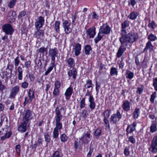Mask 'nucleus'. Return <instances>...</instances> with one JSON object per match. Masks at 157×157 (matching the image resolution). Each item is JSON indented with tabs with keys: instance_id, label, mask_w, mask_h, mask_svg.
Here are the masks:
<instances>
[{
	"instance_id": "nucleus-34",
	"label": "nucleus",
	"mask_w": 157,
	"mask_h": 157,
	"mask_svg": "<svg viewBox=\"0 0 157 157\" xmlns=\"http://www.w3.org/2000/svg\"><path fill=\"white\" fill-rule=\"evenodd\" d=\"M84 50L85 54L86 55H89L90 54V52L92 51V48L90 45H86L84 47Z\"/></svg>"
},
{
	"instance_id": "nucleus-11",
	"label": "nucleus",
	"mask_w": 157,
	"mask_h": 157,
	"mask_svg": "<svg viewBox=\"0 0 157 157\" xmlns=\"http://www.w3.org/2000/svg\"><path fill=\"white\" fill-rule=\"evenodd\" d=\"M16 16V12L14 11L11 10L9 12L7 15V19L10 23H12L15 20Z\"/></svg>"
},
{
	"instance_id": "nucleus-47",
	"label": "nucleus",
	"mask_w": 157,
	"mask_h": 157,
	"mask_svg": "<svg viewBox=\"0 0 157 157\" xmlns=\"http://www.w3.org/2000/svg\"><path fill=\"white\" fill-rule=\"evenodd\" d=\"M85 98H83L80 102V107L81 109L83 108L86 105L85 102Z\"/></svg>"
},
{
	"instance_id": "nucleus-32",
	"label": "nucleus",
	"mask_w": 157,
	"mask_h": 157,
	"mask_svg": "<svg viewBox=\"0 0 157 157\" xmlns=\"http://www.w3.org/2000/svg\"><path fill=\"white\" fill-rule=\"evenodd\" d=\"M67 62L69 66L70 67H73L75 65L74 60L72 58H69L67 59Z\"/></svg>"
},
{
	"instance_id": "nucleus-33",
	"label": "nucleus",
	"mask_w": 157,
	"mask_h": 157,
	"mask_svg": "<svg viewBox=\"0 0 157 157\" xmlns=\"http://www.w3.org/2000/svg\"><path fill=\"white\" fill-rule=\"evenodd\" d=\"M140 114V110L139 108H136L132 113L133 117L135 119L137 118Z\"/></svg>"
},
{
	"instance_id": "nucleus-45",
	"label": "nucleus",
	"mask_w": 157,
	"mask_h": 157,
	"mask_svg": "<svg viewBox=\"0 0 157 157\" xmlns=\"http://www.w3.org/2000/svg\"><path fill=\"white\" fill-rule=\"evenodd\" d=\"M111 111L109 109H107L105 111L103 114L104 118H108L110 116Z\"/></svg>"
},
{
	"instance_id": "nucleus-63",
	"label": "nucleus",
	"mask_w": 157,
	"mask_h": 157,
	"mask_svg": "<svg viewBox=\"0 0 157 157\" xmlns=\"http://www.w3.org/2000/svg\"><path fill=\"white\" fill-rule=\"evenodd\" d=\"M43 140L41 138L38 139L37 141V143L36 145H38V146H40L42 144V142Z\"/></svg>"
},
{
	"instance_id": "nucleus-27",
	"label": "nucleus",
	"mask_w": 157,
	"mask_h": 157,
	"mask_svg": "<svg viewBox=\"0 0 157 157\" xmlns=\"http://www.w3.org/2000/svg\"><path fill=\"white\" fill-rule=\"evenodd\" d=\"M157 123L155 121H153L150 127V131L152 133H153L157 130Z\"/></svg>"
},
{
	"instance_id": "nucleus-10",
	"label": "nucleus",
	"mask_w": 157,
	"mask_h": 157,
	"mask_svg": "<svg viewBox=\"0 0 157 157\" xmlns=\"http://www.w3.org/2000/svg\"><path fill=\"white\" fill-rule=\"evenodd\" d=\"M149 150L153 153L157 152V139L154 137L151 142V145Z\"/></svg>"
},
{
	"instance_id": "nucleus-20",
	"label": "nucleus",
	"mask_w": 157,
	"mask_h": 157,
	"mask_svg": "<svg viewBox=\"0 0 157 157\" xmlns=\"http://www.w3.org/2000/svg\"><path fill=\"white\" fill-rule=\"evenodd\" d=\"M62 119H55V121L56 127L54 128L59 130H60L63 128L62 124L60 122Z\"/></svg>"
},
{
	"instance_id": "nucleus-41",
	"label": "nucleus",
	"mask_w": 157,
	"mask_h": 157,
	"mask_svg": "<svg viewBox=\"0 0 157 157\" xmlns=\"http://www.w3.org/2000/svg\"><path fill=\"white\" fill-rule=\"evenodd\" d=\"M47 51V48L44 47H42L40 48L38 50L39 53L42 54V56H44V53Z\"/></svg>"
},
{
	"instance_id": "nucleus-52",
	"label": "nucleus",
	"mask_w": 157,
	"mask_h": 157,
	"mask_svg": "<svg viewBox=\"0 0 157 157\" xmlns=\"http://www.w3.org/2000/svg\"><path fill=\"white\" fill-rule=\"evenodd\" d=\"M156 38V36L152 34H151L148 37V39L151 41H154Z\"/></svg>"
},
{
	"instance_id": "nucleus-54",
	"label": "nucleus",
	"mask_w": 157,
	"mask_h": 157,
	"mask_svg": "<svg viewBox=\"0 0 157 157\" xmlns=\"http://www.w3.org/2000/svg\"><path fill=\"white\" fill-rule=\"evenodd\" d=\"M101 129L100 128H97L95 132V135L97 136H99L101 135Z\"/></svg>"
},
{
	"instance_id": "nucleus-46",
	"label": "nucleus",
	"mask_w": 157,
	"mask_h": 157,
	"mask_svg": "<svg viewBox=\"0 0 157 157\" xmlns=\"http://www.w3.org/2000/svg\"><path fill=\"white\" fill-rule=\"evenodd\" d=\"M45 141L47 142H49L50 141V139L49 134L48 132L44 134Z\"/></svg>"
},
{
	"instance_id": "nucleus-16",
	"label": "nucleus",
	"mask_w": 157,
	"mask_h": 157,
	"mask_svg": "<svg viewBox=\"0 0 157 157\" xmlns=\"http://www.w3.org/2000/svg\"><path fill=\"white\" fill-rule=\"evenodd\" d=\"M126 48L124 47L123 44H121V46L119 48L116 54L117 57L118 58L120 57L125 51Z\"/></svg>"
},
{
	"instance_id": "nucleus-62",
	"label": "nucleus",
	"mask_w": 157,
	"mask_h": 157,
	"mask_svg": "<svg viewBox=\"0 0 157 157\" xmlns=\"http://www.w3.org/2000/svg\"><path fill=\"white\" fill-rule=\"evenodd\" d=\"M153 86L155 88H157V78H155L153 79Z\"/></svg>"
},
{
	"instance_id": "nucleus-60",
	"label": "nucleus",
	"mask_w": 157,
	"mask_h": 157,
	"mask_svg": "<svg viewBox=\"0 0 157 157\" xmlns=\"http://www.w3.org/2000/svg\"><path fill=\"white\" fill-rule=\"evenodd\" d=\"M29 83L28 82H24L22 83L21 86L22 88H25L28 87Z\"/></svg>"
},
{
	"instance_id": "nucleus-49",
	"label": "nucleus",
	"mask_w": 157,
	"mask_h": 157,
	"mask_svg": "<svg viewBox=\"0 0 157 157\" xmlns=\"http://www.w3.org/2000/svg\"><path fill=\"white\" fill-rule=\"evenodd\" d=\"M14 66L15 67H17L18 65L20 62L19 59V57L17 56L14 59Z\"/></svg>"
},
{
	"instance_id": "nucleus-9",
	"label": "nucleus",
	"mask_w": 157,
	"mask_h": 157,
	"mask_svg": "<svg viewBox=\"0 0 157 157\" xmlns=\"http://www.w3.org/2000/svg\"><path fill=\"white\" fill-rule=\"evenodd\" d=\"M63 26L64 31L67 34H69L72 31V29L70 27L71 24L67 20H65L63 23Z\"/></svg>"
},
{
	"instance_id": "nucleus-44",
	"label": "nucleus",
	"mask_w": 157,
	"mask_h": 157,
	"mask_svg": "<svg viewBox=\"0 0 157 157\" xmlns=\"http://www.w3.org/2000/svg\"><path fill=\"white\" fill-rule=\"evenodd\" d=\"M156 97V92H154L151 96L150 101L152 103H154L155 99Z\"/></svg>"
},
{
	"instance_id": "nucleus-51",
	"label": "nucleus",
	"mask_w": 157,
	"mask_h": 157,
	"mask_svg": "<svg viewBox=\"0 0 157 157\" xmlns=\"http://www.w3.org/2000/svg\"><path fill=\"white\" fill-rule=\"evenodd\" d=\"M86 82V86L87 88L93 87V85L92 83V81L91 80H88Z\"/></svg>"
},
{
	"instance_id": "nucleus-59",
	"label": "nucleus",
	"mask_w": 157,
	"mask_h": 157,
	"mask_svg": "<svg viewBox=\"0 0 157 157\" xmlns=\"http://www.w3.org/2000/svg\"><path fill=\"white\" fill-rule=\"evenodd\" d=\"M29 77L30 78L31 81L33 82L34 81L35 79V77L33 74H29Z\"/></svg>"
},
{
	"instance_id": "nucleus-36",
	"label": "nucleus",
	"mask_w": 157,
	"mask_h": 157,
	"mask_svg": "<svg viewBox=\"0 0 157 157\" xmlns=\"http://www.w3.org/2000/svg\"><path fill=\"white\" fill-rule=\"evenodd\" d=\"M136 129V128H133L132 125H128L126 129L127 132L126 135H128V134L133 132Z\"/></svg>"
},
{
	"instance_id": "nucleus-61",
	"label": "nucleus",
	"mask_w": 157,
	"mask_h": 157,
	"mask_svg": "<svg viewBox=\"0 0 157 157\" xmlns=\"http://www.w3.org/2000/svg\"><path fill=\"white\" fill-rule=\"evenodd\" d=\"M124 63L123 62V58H121V60L119 63V67L120 68H123L124 67Z\"/></svg>"
},
{
	"instance_id": "nucleus-21",
	"label": "nucleus",
	"mask_w": 157,
	"mask_h": 157,
	"mask_svg": "<svg viewBox=\"0 0 157 157\" xmlns=\"http://www.w3.org/2000/svg\"><path fill=\"white\" fill-rule=\"evenodd\" d=\"M77 75V72L75 68H73L72 70H70L68 72V75L71 77L72 76L73 78L75 79Z\"/></svg>"
},
{
	"instance_id": "nucleus-28",
	"label": "nucleus",
	"mask_w": 157,
	"mask_h": 157,
	"mask_svg": "<svg viewBox=\"0 0 157 157\" xmlns=\"http://www.w3.org/2000/svg\"><path fill=\"white\" fill-rule=\"evenodd\" d=\"M125 75L126 77L127 78L129 79H131L134 77V74L133 72H132L129 70H126Z\"/></svg>"
},
{
	"instance_id": "nucleus-25",
	"label": "nucleus",
	"mask_w": 157,
	"mask_h": 157,
	"mask_svg": "<svg viewBox=\"0 0 157 157\" xmlns=\"http://www.w3.org/2000/svg\"><path fill=\"white\" fill-rule=\"evenodd\" d=\"M17 76L19 80H21L23 78V70L20 66L18 67L17 69Z\"/></svg>"
},
{
	"instance_id": "nucleus-48",
	"label": "nucleus",
	"mask_w": 157,
	"mask_h": 157,
	"mask_svg": "<svg viewBox=\"0 0 157 157\" xmlns=\"http://www.w3.org/2000/svg\"><path fill=\"white\" fill-rule=\"evenodd\" d=\"M31 61L30 60L27 61L25 62L24 65L26 69H29L31 67Z\"/></svg>"
},
{
	"instance_id": "nucleus-13",
	"label": "nucleus",
	"mask_w": 157,
	"mask_h": 157,
	"mask_svg": "<svg viewBox=\"0 0 157 157\" xmlns=\"http://www.w3.org/2000/svg\"><path fill=\"white\" fill-rule=\"evenodd\" d=\"M30 123L22 121L21 124L20 125L18 128V130L23 132L26 131L27 125H29Z\"/></svg>"
},
{
	"instance_id": "nucleus-3",
	"label": "nucleus",
	"mask_w": 157,
	"mask_h": 157,
	"mask_svg": "<svg viewBox=\"0 0 157 157\" xmlns=\"http://www.w3.org/2000/svg\"><path fill=\"white\" fill-rule=\"evenodd\" d=\"M3 31L6 34L12 35L14 31V29L12 25L9 24H6L2 26Z\"/></svg>"
},
{
	"instance_id": "nucleus-26",
	"label": "nucleus",
	"mask_w": 157,
	"mask_h": 157,
	"mask_svg": "<svg viewBox=\"0 0 157 157\" xmlns=\"http://www.w3.org/2000/svg\"><path fill=\"white\" fill-rule=\"evenodd\" d=\"M12 69L10 68L9 69V71L6 70V71H4L3 74L5 75L6 79V81L7 82L8 79L10 78L11 76L12 75Z\"/></svg>"
},
{
	"instance_id": "nucleus-29",
	"label": "nucleus",
	"mask_w": 157,
	"mask_h": 157,
	"mask_svg": "<svg viewBox=\"0 0 157 157\" xmlns=\"http://www.w3.org/2000/svg\"><path fill=\"white\" fill-rule=\"evenodd\" d=\"M55 66V62H51L50 67L45 72L44 74L45 75H47L53 70L54 67Z\"/></svg>"
},
{
	"instance_id": "nucleus-19",
	"label": "nucleus",
	"mask_w": 157,
	"mask_h": 157,
	"mask_svg": "<svg viewBox=\"0 0 157 157\" xmlns=\"http://www.w3.org/2000/svg\"><path fill=\"white\" fill-rule=\"evenodd\" d=\"M89 101L90 103L89 107L91 110L94 109L96 106V104L94 102V99L93 97L90 96L89 98Z\"/></svg>"
},
{
	"instance_id": "nucleus-2",
	"label": "nucleus",
	"mask_w": 157,
	"mask_h": 157,
	"mask_svg": "<svg viewBox=\"0 0 157 157\" xmlns=\"http://www.w3.org/2000/svg\"><path fill=\"white\" fill-rule=\"evenodd\" d=\"M22 121L30 123V121L35 116L34 113L29 109L24 110L22 114Z\"/></svg>"
},
{
	"instance_id": "nucleus-42",
	"label": "nucleus",
	"mask_w": 157,
	"mask_h": 157,
	"mask_svg": "<svg viewBox=\"0 0 157 157\" xmlns=\"http://www.w3.org/2000/svg\"><path fill=\"white\" fill-rule=\"evenodd\" d=\"M130 151L129 150V147H126L124 148V153L125 156L126 157L129 156L130 155Z\"/></svg>"
},
{
	"instance_id": "nucleus-8",
	"label": "nucleus",
	"mask_w": 157,
	"mask_h": 157,
	"mask_svg": "<svg viewBox=\"0 0 157 157\" xmlns=\"http://www.w3.org/2000/svg\"><path fill=\"white\" fill-rule=\"evenodd\" d=\"M28 95L29 98V99H28L27 97L25 98V101L24 102V105L25 106L28 103H31L34 97L33 89H29V91Z\"/></svg>"
},
{
	"instance_id": "nucleus-38",
	"label": "nucleus",
	"mask_w": 157,
	"mask_h": 157,
	"mask_svg": "<svg viewBox=\"0 0 157 157\" xmlns=\"http://www.w3.org/2000/svg\"><path fill=\"white\" fill-rule=\"evenodd\" d=\"M110 74L111 76L117 75L118 74V71L117 69L115 67H111L110 70Z\"/></svg>"
},
{
	"instance_id": "nucleus-15",
	"label": "nucleus",
	"mask_w": 157,
	"mask_h": 157,
	"mask_svg": "<svg viewBox=\"0 0 157 157\" xmlns=\"http://www.w3.org/2000/svg\"><path fill=\"white\" fill-rule=\"evenodd\" d=\"M87 33L90 38H94L96 34L95 28L93 26L88 29L87 31Z\"/></svg>"
},
{
	"instance_id": "nucleus-5",
	"label": "nucleus",
	"mask_w": 157,
	"mask_h": 157,
	"mask_svg": "<svg viewBox=\"0 0 157 157\" xmlns=\"http://www.w3.org/2000/svg\"><path fill=\"white\" fill-rule=\"evenodd\" d=\"M111 28L108 25L107 23H106L103 24L100 27L99 32L102 35H107L110 33Z\"/></svg>"
},
{
	"instance_id": "nucleus-4",
	"label": "nucleus",
	"mask_w": 157,
	"mask_h": 157,
	"mask_svg": "<svg viewBox=\"0 0 157 157\" xmlns=\"http://www.w3.org/2000/svg\"><path fill=\"white\" fill-rule=\"evenodd\" d=\"M58 55V50L56 48H50L48 52V56L51 58V62H55V58Z\"/></svg>"
},
{
	"instance_id": "nucleus-37",
	"label": "nucleus",
	"mask_w": 157,
	"mask_h": 157,
	"mask_svg": "<svg viewBox=\"0 0 157 157\" xmlns=\"http://www.w3.org/2000/svg\"><path fill=\"white\" fill-rule=\"evenodd\" d=\"M129 25V22L128 21H125L123 22L121 24L122 29L121 30V33H122L123 30L126 31L125 29Z\"/></svg>"
},
{
	"instance_id": "nucleus-24",
	"label": "nucleus",
	"mask_w": 157,
	"mask_h": 157,
	"mask_svg": "<svg viewBox=\"0 0 157 157\" xmlns=\"http://www.w3.org/2000/svg\"><path fill=\"white\" fill-rule=\"evenodd\" d=\"M19 91V89H12L11 91L9 98L11 99L14 98Z\"/></svg>"
},
{
	"instance_id": "nucleus-17",
	"label": "nucleus",
	"mask_w": 157,
	"mask_h": 157,
	"mask_svg": "<svg viewBox=\"0 0 157 157\" xmlns=\"http://www.w3.org/2000/svg\"><path fill=\"white\" fill-rule=\"evenodd\" d=\"M40 29H36L34 35L37 39H40L42 38L44 35V31L42 30H40Z\"/></svg>"
},
{
	"instance_id": "nucleus-18",
	"label": "nucleus",
	"mask_w": 157,
	"mask_h": 157,
	"mask_svg": "<svg viewBox=\"0 0 157 157\" xmlns=\"http://www.w3.org/2000/svg\"><path fill=\"white\" fill-rule=\"evenodd\" d=\"M148 50L149 51V52H151L153 50V46L149 41L147 43L146 46L144 49L143 52H147Z\"/></svg>"
},
{
	"instance_id": "nucleus-58",
	"label": "nucleus",
	"mask_w": 157,
	"mask_h": 157,
	"mask_svg": "<svg viewBox=\"0 0 157 157\" xmlns=\"http://www.w3.org/2000/svg\"><path fill=\"white\" fill-rule=\"evenodd\" d=\"M52 157H61V156L60 155L59 151H56L53 154Z\"/></svg>"
},
{
	"instance_id": "nucleus-56",
	"label": "nucleus",
	"mask_w": 157,
	"mask_h": 157,
	"mask_svg": "<svg viewBox=\"0 0 157 157\" xmlns=\"http://www.w3.org/2000/svg\"><path fill=\"white\" fill-rule=\"evenodd\" d=\"M128 141L130 142L133 144H134L136 142V140L135 138L132 136H130L129 138Z\"/></svg>"
},
{
	"instance_id": "nucleus-55",
	"label": "nucleus",
	"mask_w": 157,
	"mask_h": 157,
	"mask_svg": "<svg viewBox=\"0 0 157 157\" xmlns=\"http://www.w3.org/2000/svg\"><path fill=\"white\" fill-rule=\"evenodd\" d=\"M61 83L60 82L58 81H56L55 83V88H59L60 87Z\"/></svg>"
},
{
	"instance_id": "nucleus-43",
	"label": "nucleus",
	"mask_w": 157,
	"mask_h": 157,
	"mask_svg": "<svg viewBox=\"0 0 157 157\" xmlns=\"http://www.w3.org/2000/svg\"><path fill=\"white\" fill-rule=\"evenodd\" d=\"M68 139V137L65 134H62L60 136V139L62 142H65Z\"/></svg>"
},
{
	"instance_id": "nucleus-40",
	"label": "nucleus",
	"mask_w": 157,
	"mask_h": 157,
	"mask_svg": "<svg viewBox=\"0 0 157 157\" xmlns=\"http://www.w3.org/2000/svg\"><path fill=\"white\" fill-rule=\"evenodd\" d=\"M59 130L54 128L53 131V138L56 139L58 138L59 135Z\"/></svg>"
},
{
	"instance_id": "nucleus-6",
	"label": "nucleus",
	"mask_w": 157,
	"mask_h": 157,
	"mask_svg": "<svg viewBox=\"0 0 157 157\" xmlns=\"http://www.w3.org/2000/svg\"><path fill=\"white\" fill-rule=\"evenodd\" d=\"M121 115L119 111L117 110L116 113L112 114L110 118V122L113 124H115L121 119Z\"/></svg>"
},
{
	"instance_id": "nucleus-57",
	"label": "nucleus",
	"mask_w": 157,
	"mask_h": 157,
	"mask_svg": "<svg viewBox=\"0 0 157 157\" xmlns=\"http://www.w3.org/2000/svg\"><path fill=\"white\" fill-rule=\"evenodd\" d=\"M15 149L16 151L19 154L21 151V146L20 145H16L15 147Z\"/></svg>"
},
{
	"instance_id": "nucleus-53",
	"label": "nucleus",
	"mask_w": 157,
	"mask_h": 157,
	"mask_svg": "<svg viewBox=\"0 0 157 157\" xmlns=\"http://www.w3.org/2000/svg\"><path fill=\"white\" fill-rule=\"evenodd\" d=\"M16 0H12L8 4V6L10 8H13L15 5Z\"/></svg>"
},
{
	"instance_id": "nucleus-14",
	"label": "nucleus",
	"mask_w": 157,
	"mask_h": 157,
	"mask_svg": "<svg viewBox=\"0 0 157 157\" xmlns=\"http://www.w3.org/2000/svg\"><path fill=\"white\" fill-rule=\"evenodd\" d=\"M122 109L126 112H128L130 110V103L128 100H125L123 101L121 106Z\"/></svg>"
},
{
	"instance_id": "nucleus-31",
	"label": "nucleus",
	"mask_w": 157,
	"mask_h": 157,
	"mask_svg": "<svg viewBox=\"0 0 157 157\" xmlns=\"http://www.w3.org/2000/svg\"><path fill=\"white\" fill-rule=\"evenodd\" d=\"M138 15V13L136 11L132 12L128 16V17L131 20H134L136 19Z\"/></svg>"
},
{
	"instance_id": "nucleus-12",
	"label": "nucleus",
	"mask_w": 157,
	"mask_h": 157,
	"mask_svg": "<svg viewBox=\"0 0 157 157\" xmlns=\"http://www.w3.org/2000/svg\"><path fill=\"white\" fill-rule=\"evenodd\" d=\"M44 18L41 16H40L38 18V20L35 22L36 29H40L44 25Z\"/></svg>"
},
{
	"instance_id": "nucleus-30",
	"label": "nucleus",
	"mask_w": 157,
	"mask_h": 157,
	"mask_svg": "<svg viewBox=\"0 0 157 157\" xmlns=\"http://www.w3.org/2000/svg\"><path fill=\"white\" fill-rule=\"evenodd\" d=\"M104 36V35H102L99 32L97 36L94 39V41L95 43L97 44L99 41L101 40Z\"/></svg>"
},
{
	"instance_id": "nucleus-23",
	"label": "nucleus",
	"mask_w": 157,
	"mask_h": 157,
	"mask_svg": "<svg viewBox=\"0 0 157 157\" xmlns=\"http://www.w3.org/2000/svg\"><path fill=\"white\" fill-rule=\"evenodd\" d=\"M56 116L55 117V119H62L63 116L60 111L59 108L57 107L55 110Z\"/></svg>"
},
{
	"instance_id": "nucleus-1",
	"label": "nucleus",
	"mask_w": 157,
	"mask_h": 157,
	"mask_svg": "<svg viewBox=\"0 0 157 157\" xmlns=\"http://www.w3.org/2000/svg\"><path fill=\"white\" fill-rule=\"evenodd\" d=\"M126 31L123 30L121 33V36L119 39L121 44L124 43H132L136 41L138 38V36L136 33H129L127 34Z\"/></svg>"
},
{
	"instance_id": "nucleus-64",
	"label": "nucleus",
	"mask_w": 157,
	"mask_h": 157,
	"mask_svg": "<svg viewBox=\"0 0 157 157\" xmlns=\"http://www.w3.org/2000/svg\"><path fill=\"white\" fill-rule=\"evenodd\" d=\"M59 89H54L53 91V94L55 96L58 95L59 94Z\"/></svg>"
},
{
	"instance_id": "nucleus-50",
	"label": "nucleus",
	"mask_w": 157,
	"mask_h": 157,
	"mask_svg": "<svg viewBox=\"0 0 157 157\" xmlns=\"http://www.w3.org/2000/svg\"><path fill=\"white\" fill-rule=\"evenodd\" d=\"M148 26L150 28H151L154 29L156 27V25L155 22L154 21H152L151 23H149L148 25Z\"/></svg>"
},
{
	"instance_id": "nucleus-39",
	"label": "nucleus",
	"mask_w": 157,
	"mask_h": 157,
	"mask_svg": "<svg viewBox=\"0 0 157 157\" xmlns=\"http://www.w3.org/2000/svg\"><path fill=\"white\" fill-rule=\"evenodd\" d=\"M72 89H67L65 94L66 99H67L68 97L69 98L70 97L72 94Z\"/></svg>"
},
{
	"instance_id": "nucleus-35",
	"label": "nucleus",
	"mask_w": 157,
	"mask_h": 157,
	"mask_svg": "<svg viewBox=\"0 0 157 157\" xmlns=\"http://www.w3.org/2000/svg\"><path fill=\"white\" fill-rule=\"evenodd\" d=\"M60 21H56L54 24V29L56 32L59 33V25L60 24Z\"/></svg>"
},
{
	"instance_id": "nucleus-7",
	"label": "nucleus",
	"mask_w": 157,
	"mask_h": 157,
	"mask_svg": "<svg viewBox=\"0 0 157 157\" xmlns=\"http://www.w3.org/2000/svg\"><path fill=\"white\" fill-rule=\"evenodd\" d=\"M90 131L88 130L81 137L80 140L84 144H87L90 140Z\"/></svg>"
},
{
	"instance_id": "nucleus-22",
	"label": "nucleus",
	"mask_w": 157,
	"mask_h": 157,
	"mask_svg": "<svg viewBox=\"0 0 157 157\" xmlns=\"http://www.w3.org/2000/svg\"><path fill=\"white\" fill-rule=\"evenodd\" d=\"M81 45L79 43H77L75 47V54L76 56H78L80 53Z\"/></svg>"
}]
</instances>
